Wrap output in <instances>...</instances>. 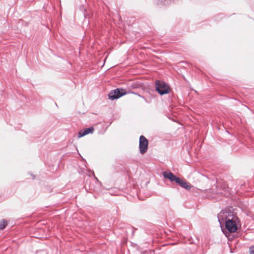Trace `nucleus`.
Wrapping results in <instances>:
<instances>
[{
	"label": "nucleus",
	"instance_id": "obj_1",
	"mask_svg": "<svg viewBox=\"0 0 254 254\" xmlns=\"http://www.w3.org/2000/svg\"><path fill=\"white\" fill-rule=\"evenodd\" d=\"M218 221L220 225L225 223L226 229L230 233L237 231L238 227L236 220L238 218L233 215H230L229 212L227 211H221L218 214Z\"/></svg>",
	"mask_w": 254,
	"mask_h": 254
},
{
	"label": "nucleus",
	"instance_id": "obj_2",
	"mask_svg": "<svg viewBox=\"0 0 254 254\" xmlns=\"http://www.w3.org/2000/svg\"><path fill=\"white\" fill-rule=\"evenodd\" d=\"M162 176L164 178L169 180L171 182H175L176 183L179 184L181 187L187 190H190L191 188L190 185H188L187 182L180 178L176 177L171 172H163Z\"/></svg>",
	"mask_w": 254,
	"mask_h": 254
},
{
	"label": "nucleus",
	"instance_id": "obj_3",
	"mask_svg": "<svg viewBox=\"0 0 254 254\" xmlns=\"http://www.w3.org/2000/svg\"><path fill=\"white\" fill-rule=\"evenodd\" d=\"M156 91L160 95H163L169 93L171 89L169 86L164 81L156 80L155 81Z\"/></svg>",
	"mask_w": 254,
	"mask_h": 254
},
{
	"label": "nucleus",
	"instance_id": "obj_4",
	"mask_svg": "<svg viewBox=\"0 0 254 254\" xmlns=\"http://www.w3.org/2000/svg\"><path fill=\"white\" fill-rule=\"evenodd\" d=\"M125 94H126V92L125 89L116 88L110 92L108 94V98L111 100H114L119 99Z\"/></svg>",
	"mask_w": 254,
	"mask_h": 254
},
{
	"label": "nucleus",
	"instance_id": "obj_5",
	"mask_svg": "<svg viewBox=\"0 0 254 254\" xmlns=\"http://www.w3.org/2000/svg\"><path fill=\"white\" fill-rule=\"evenodd\" d=\"M148 146V140L143 135H141L139 137V149L140 153L141 154L145 153L147 151Z\"/></svg>",
	"mask_w": 254,
	"mask_h": 254
},
{
	"label": "nucleus",
	"instance_id": "obj_6",
	"mask_svg": "<svg viewBox=\"0 0 254 254\" xmlns=\"http://www.w3.org/2000/svg\"><path fill=\"white\" fill-rule=\"evenodd\" d=\"M144 97H145L148 101H150V102L152 99L155 98L156 97L155 91L153 90L147 89L144 91Z\"/></svg>",
	"mask_w": 254,
	"mask_h": 254
},
{
	"label": "nucleus",
	"instance_id": "obj_7",
	"mask_svg": "<svg viewBox=\"0 0 254 254\" xmlns=\"http://www.w3.org/2000/svg\"><path fill=\"white\" fill-rule=\"evenodd\" d=\"M94 128L92 127H90L88 128H86L84 129L81 130L79 131L78 134V137H81L85 135L88 134L89 133H93L94 131Z\"/></svg>",
	"mask_w": 254,
	"mask_h": 254
},
{
	"label": "nucleus",
	"instance_id": "obj_8",
	"mask_svg": "<svg viewBox=\"0 0 254 254\" xmlns=\"http://www.w3.org/2000/svg\"><path fill=\"white\" fill-rule=\"evenodd\" d=\"M172 0H158V3L162 5H168L171 3Z\"/></svg>",
	"mask_w": 254,
	"mask_h": 254
},
{
	"label": "nucleus",
	"instance_id": "obj_9",
	"mask_svg": "<svg viewBox=\"0 0 254 254\" xmlns=\"http://www.w3.org/2000/svg\"><path fill=\"white\" fill-rule=\"evenodd\" d=\"M7 225V221L4 219H2L0 222V230H3Z\"/></svg>",
	"mask_w": 254,
	"mask_h": 254
},
{
	"label": "nucleus",
	"instance_id": "obj_10",
	"mask_svg": "<svg viewBox=\"0 0 254 254\" xmlns=\"http://www.w3.org/2000/svg\"><path fill=\"white\" fill-rule=\"evenodd\" d=\"M130 93H131L132 94H134L135 95H136L138 96H139V97H141V98L143 99L146 103H150V101H148V100L146 99V98L145 97H144V96H141L140 94H138L137 93H135L134 92H131Z\"/></svg>",
	"mask_w": 254,
	"mask_h": 254
},
{
	"label": "nucleus",
	"instance_id": "obj_11",
	"mask_svg": "<svg viewBox=\"0 0 254 254\" xmlns=\"http://www.w3.org/2000/svg\"><path fill=\"white\" fill-rule=\"evenodd\" d=\"M250 254H254V246H252L250 248Z\"/></svg>",
	"mask_w": 254,
	"mask_h": 254
}]
</instances>
